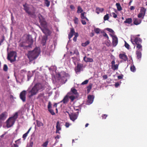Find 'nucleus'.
Instances as JSON below:
<instances>
[{
    "label": "nucleus",
    "mask_w": 147,
    "mask_h": 147,
    "mask_svg": "<svg viewBox=\"0 0 147 147\" xmlns=\"http://www.w3.org/2000/svg\"><path fill=\"white\" fill-rule=\"evenodd\" d=\"M79 95L78 92H68L61 102H63L64 104L67 103L69 101V98L71 101H73L75 99L78 97Z\"/></svg>",
    "instance_id": "1"
},
{
    "label": "nucleus",
    "mask_w": 147,
    "mask_h": 147,
    "mask_svg": "<svg viewBox=\"0 0 147 147\" xmlns=\"http://www.w3.org/2000/svg\"><path fill=\"white\" fill-rule=\"evenodd\" d=\"M26 38L27 41L29 42V45H26V43L25 41L22 42L19 44V47H23L24 49L31 47V46L33 42V40L31 35L29 34H28Z\"/></svg>",
    "instance_id": "2"
},
{
    "label": "nucleus",
    "mask_w": 147,
    "mask_h": 147,
    "mask_svg": "<svg viewBox=\"0 0 147 147\" xmlns=\"http://www.w3.org/2000/svg\"><path fill=\"white\" fill-rule=\"evenodd\" d=\"M39 53L38 49L36 48L33 51L28 52L27 57L30 61H32L38 57Z\"/></svg>",
    "instance_id": "3"
},
{
    "label": "nucleus",
    "mask_w": 147,
    "mask_h": 147,
    "mask_svg": "<svg viewBox=\"0 0 147 147\" xmlns=\"http://www.w3.org/2000/svg\"><path fill=\"white\" fill-rule=\"evenodd\" d=\"M38 17L39 19V22L42 26V27L40 26L39 27L42 32L45 33V31L47 30V23L42 15L39 14Z\"/></svg>",
    "instance_id": "4"
},
{
    "label": "nucleus",
    "mask_w": 147,
    "mask_h": 147,
    "mask_svg": "<svg viewBox=\"0 0 147 147\" xmlns=\"http://www.w3.org/2000/svg\"><path fill=\"white\" fill-rule=\"evenodd\" d=\"M18 116V113L16 112L14 115L9 117L7 121V127H10L14 124Z\"/></svg>",
    "instance_id": "5"
},
{
    "label": "nucleus",
    "mask_w": 147,
    "mask_h": 147,
    "mask_svg": "<svg viewBox=\"0 0 147 147\" xmlns=\"http://www.w3.org/2000/svg\"><path fill=\"white\" fill-rule=\"evenodd\" d=\"M44 89V87L42 84L40 83H36L32 88L31 90L28 92H38L42 91Z\"/></svg>",
    "instance_id": "6"
},
{
    "label": "nucleus",
    "mask_w": 147,
    "mask_h": 147,
    "mask_svg": "<svg viewBox=\"0 0 147 147\" xmlns=\"http://www.w3.org/2000/svg\"><path fill=\"white\" fill-rule=\"evenodd\" d=\"M17 57L16 53L14 51H11L8 54L7 59L10 61L11 63H12L16 60Z\"/></svg>",
    "instance_id": "7"
},
{
    "label": "nucleus",
    "mask_w": 147,
    "mask_h": 147,
    "mask_svg": "<svg viewBox=\"0 0 147 147\" xmlns=\"http://www.w3.org/2000/svg\"><path fill=\"white\" fill-rule=\"evenodd\" d=\"M57 80L63 84L65 83L67 80V79L66 78L65 76H62V73L58 74L57 75Z\"/></svg>",
    "instance_id": "8"
},
{
    "label": "nucleus",
    "mask_w": 147,
    "mask_h": 147,
    "mask_svg": "<svg viewBox=\"0 0 147 147\" xmlns=\"http://www.w3.org/2000/svg\"><path fill=\"white\" fill-rule=\"evenodd\" d=\"M146 9L143 7L141 8L140 13L138 14V18H142L143 19L145 15Z\"/></svg>",
    "instance_id": "9"
},
{
    "label": "nucleus",
    "mask_w": 147,
    "mask_h": 147,
    "mask_svg": "<svg viewBox=\"0 0 147 147\" xmlns=\"http://www.w3.org/2000/svg\"><path fill=\"white\" fill-rule=\"evenodd\" d=\"M74 34L75 36L77 37L78 36V34L77 33H75L74 30V28H70V32L68 35V38L69 39L71 38Z\"/></svg>",
    "instance_id": "10"
},
{
    "label": "nucleus",
    "mask_w": 147,
    "mask_h": 147,
    "mask_svg": "<svg viewBox=\"0 0 147 147\" xmlns=\"http://www.w3.org/2000/svg\"><path fill=\"white\" fill-rule=\"evenodd\" d=\"M69 115L70 119L72 121H74L78 118V116L76 113H71L69 114L68 111L66 112Z\"/></svg>",
    "instance_id": "11"
},
{
    "label": "nucleus",
    "mask_w": 147,
    "mask_h": 147,
    "mask_svg": "<svg viewBox=\"0 0 147 147\" xmlns=\"http://www.w3.org/2000/svg\"><path fill=\"white\" fill-rule=\"evenodd\" d=\"M131 41L133 44H136V45L141 44L142 42V40L140 38L136 37L134 39H131Z\"/></svg>",
    "instance_id": "12"
},
{
    "label": "nucleus",
    "mask_w": 147,
    "mask_h": 147,
    "mask_svg": "<svg viewBox=\"0 0 147 147\" xmlns=\"http://www.w3.org/2000/svg\"><path fill=\"white\" fill-rule=\"evenodd\" d=\"M23 6L24 10L29 15H34V13H32L30 11H29V8L27 6L26 3L23 5Z\"/></svg>",
    "instance_id": "13"
},
{
    "label": "nucleus",
    "mask_w": 147,
    "mask_h": 147,
    "mask_svg": "<svg viewBox=\"0 0 147 147\" xmlns=\"http://www.w3.org/2000/svg\"><path fill=\"white\" fill-rule=\"evenodd\" d=\"M83 65V64L78 63L76 67L75 68V71L76 72H80L82 69Z\"/></svg>",
    "instance_id": "14"
},
{
    "label": "nucleus",
    "mask_w": 147,
    "mask_h": 147,
    "mask_svg": "<svg viewBox=\"0 0 147 147\" xmlns=\"http://www.w3.org/2000/svg\"><path fill=\"white\" fill-rule=\"evenodd\" d=\"M94 97V96L93 95H88V96L87 102L90 104H91L93 101Z\"/></svg>",
    "instance_id": "15"
},
{
    "label": "nucleus",
    "mask_w": 147,
    "mask_h": 147,
    "mask_svg": "<svg viewBox=\"0 0 147 147\" xmlns=\"http://www.w3.org/2000/svg\"><path fill=\"white\" fill-rule=\"evenodd\" d=\"M113 39V44L114 46H116L117 45L118 42V38L115 36L111 35Z\"/></svg>",
    "instance_id": "16"
},
{
    "label": "nucleus",
    "mask_w": 147,
    "mask_h": 147,
    "mask_svg": "<svg viewBox=\"0 0 147 147\" xmlns=\"http://www.w3.org/2000/svg\"><path fill=\"white\" fill-rule=\"evenodd\" d=\"M7 113L6 112H4L0 114V120H4L7 117Z\"/></svg>",
    "instance_id": "17"
},
{
    "label": "nucleus",
    "mask_w": 147,
    "mask_h": 147,
    "mask_svg": "<svg viewBox=\"0 0 147 147\" xmlns=\"http://www.w3.org/2000/svg\"><path fill=\"white\" fill-rule=\"evenodd\" d=\"M120 59L123 60L124 61H126L128 60V58L125 54L121 53L119 55Z\"/></svg>",
    "instance_id": "18"
},
{
    "label": "nucleus",
    "mask_w": 147,
    "mask_h": 147,
    "mask_svg": "<svg viewBox=\"0 0 147 147\" xmlns=\"http://www.w3.org/2000/svg\"><path fill=\"white\" fill-rule=\"evenodd\" d=\"M26 92H20V99L23 102H24L26 100Z\"/></svg>",
    "instance_id": "19"
},
{
    "label": "nucleus",
    "mask_w": 147,
    "mask_h": 147,
    "mask_svg": "<svg viewBox=\"0 0 147 147\" xmlns=\"http://www.w3.org/2000/svg\"><path fill=\"white\" fill-rule=\"evenodd\" d=\"M134 24L136 25L140 24L142 22V20L138 18H134L133 19Z\"/></svg>",
    "instance_id": "20"
},
{
    "label": "nucleus",
    "mask_w": 147,
    "mask_h": 147,
    "mask_svg": "<svg viewBox=\"0 0 147 147\" xmlns=\"http://www.w3.org/2000/svg\"><path fill=\"white\" fill-rule=\"evenodd\" d=\"M83 60L86 63L88 62H92L93 61V60L92 58L86 57V56L84 57Z\"/></svg>",
    "instance_id": "21"
},
{
    "label": "nucleus",
    "mask_w": 147,
    "mask_h": 147,
    "mask_svg": "<svg viewBox=\"0 0 147 147\" xmlns=\"http://www.w3.org/2000/svg\"><path fill=\"white\" fill-rule=\"evenodd\" d=\"M132 22V19L131 18H126L124 22L125 23H127L130 24Z\"/></svg>",
    "instance_id": "22"
},
{
    "label": "nucleus",
    "mask_w": 147,
    "mask_h": 147,
    "mask_svg": "<svg viewBox=\"0 0 147 147\" xmlns=\"http://www.w3.org/2000/svg\"><path fill=\"white\" fill-rule=\"evenodd\" d=\"M36 123L38 127L43 126L44 125V124H43V123L38 120H36Z\"/></svg>",
    "instance_id": "23"
},
{
    "label": "nucleus",
    "mask_w": 147,
    "mask_h": 147,
    "mask_svg": "<svg viewBox=\"0 0 147 147\" xmlns=\"http://www.w3.org/2000/svg\"><path fill=\"white\" fill-rule=\"evenodd\" d=\"M83 11V10L82 7L80 6H78L77 7V13H82Z\"/></svg>",
    "instance_id": "24"
},
{
    "label": "nucleus",
    "mask_w": 147,
    "mask_h": 147,
    "mask_svg": "<svg viewBox=\"0 0 147 147\" xmlns=\"http://www.w3.org/2000/svg\"><path fill=\"white\" fill-rule=\"evenodd\" d=\"M104 9L103 8H100L99 7H97L96 8V12L98 14H99L100 12H102L104 11Z\"/></svg>",
    "instance_id": "25"
},
{
    "label": "nucleus",
    "mask_w": 147,
    "mask_h": 147,
    "mask_svg": "<svg viewBox=\"0 0 147 147\" xmlns=\"http://www.w3.org/2000/svg\"><path fill=\"white\" fill-rule=\"evenodd\" d=\"M86 14V13L85 12H83L81 13V18L82 19H85L87 20H88V18L85 16V14Z\"/></svg>",
    "instance_id": "26"
},
{
    "label": "nucleus",
    "mask_w": 147,
    "mask_h": 147,
    "mask_svg": "<svg viewBox=\"0 0 147 147\" xmlns=\"http://www.w3.org/2000/svg\"><path fill=\"white\" fill-rule=\"evenodd\" d=\"M116 5L117 6V9L118 11H120L122 10V7L119 3H117L116 4Z\"/></svg>",
    "instance_id": "27"
},
{
    "label": "nucleus",
    "mask_w": 147,
    "mask_h": 147,
    "mask_svg": "<svg viewBox=\"0 0 147 147\" xmlns=\"http://www.w3.org/2000/svg\"><path fill=\"white\" fill-rule=\"evenodd\" d=\"M31 128L32 127H30L28 131L26 133L24 134L22 136V138H23L25 139L26 138V137L28 136V134L29 133L30 131L31 130Z\"/></svg>",
    "instance_id": "28"
},
{
    "label": "nucleus",
    "mask_w": 147,
    "mask_h": 147,
    "mask_svg": "<svg viewBox=\"0 0 147 147\" xmlns=\"http://www.w3.org/2000/svg\"><path fill=\"white\" fill-rule=\"evenodd\" d=\"M136 48L138 49V50L139 51H142V46L141 44L137 45Z\"/></svg>",
    "instance_id": "29"
},
{
    "label": "nucleus",
    "mask_w": 147,
    "mask_h": 147,
    "mask_svg": "<svg viewBox=\"0 0 147 147\" xmlns=\"http://www.w3.org/2000/svg\"><path fill=\"white\" fill-rule=\"evenodd\" d=\"M140 51H136V55H137V57L138 59L141 58V53Z\"/></svg>",
    "instance_id": "30"
},
{
    "label": "nucleus",
    "mask_w": 147,
    "mask_h": 147,
    "mask_svg": "<svg viewBox=\"0 0 147 147\" xmlns=\"http://www.w3.org/2000/svg\"><path fill=\"white\" fill-rule=\"evenodd\" d=\"M56 128V130H61V128L60 127V125L59 121H58L57 122Z\"/></svg>",
    "instance_id": "31"
},
{
    "label": "nucleus",
    "mask_w": 147,
    "mask_h": 147,
    "mask_svg": "<svg viewBox=\"0 0 147 147\" xmlns=\"http://www.w3.org/2000/svg\"><path fill=\"white\" fill-rule=\"evenodd\" d=\"M92 83H90L89 85L87 86V92H89L90 90L92 88Z\"/></svg>",
    "instance_id": "32"
},
{
    "label": "nucleus",
    "mask_w": 147,
    "mask_h": 147,
    "mask_svg": "<svg viewBox=\"0 0 147 147\" xmlns=\"http://www.w3.org/2000/svg\"><path fill=\"white\" fill-rule=\"evenodd\" d=\"M111 67L113 70H117L118 69V64H116V65H115L112 66Z\"/></svg>",
    "instance_id": "33"
},
{
    "label": "nucleus",
    "mask_w": 147,
    "mask_h": 147,
    "mask_svg": "<svg viewBox=\"0 0 147 147\" xmlns=\"http://www.w3.org/2000/svg\"><path fill=\"white\" fill-rule=\"evenodd\" d=\"M90 41L89 40H87L85 42L82 44V45L83 47H86L90 44Z\"/></svg>",
    "instance_id": "34"
},
{
    "label": "nucleus",
    "mask_w": 147,
    "mask_h": 147,
    "mask_svg": "<svg viewBox=\"0 0 147 147\" xmlns=\"http://www.w3.org/2000/svg\"><path fill=\"white\" fill-rule=\"evenodd\" d=\"M45 3L47 7H49L50 5V1L48 0H45Z\"/></svg>",
    "instance_id": "35"
},
{
    "label": "nucleus",
    "mask_w": 147,
    "mask_h": 147,
    "mask_svg": "<svg viewBox=\"0 0 147 147\" xmlns=\"http://www.w3.org/2000/svg\"><path fill=\"white\" fill-rule=\"evenodd\" d=\"M94 30L95 32L97 34H99L100 31V30L98 28H95Z\"/></svg>",
    "instance_id": "36"
},
{
    "label": "nucleus",
    "mask_w": 147,
    "mask_h": 147,
    "mask_svg": "<svg viewBox=\"0 0 147 147\" xmlns=\"http://www.w3.org/2000/svg\"><path fill=\"white\" fill-rule=\"evenodd\" d=\"M37 93V92H29V93L28 95V97L29 98H31L33 95H36Z\"/></svg>",
    "instance_id": "37"
},
{
    "label": "nucleus",
    "mask_w": 147,
    "mask_h": 147,
    "mask_svg": "<svg viewBox=\"0 0 147 147\" xmlns=\"http://www.w3.org/2000/svg\"><path fill=\"white\" fill-rule=\"evenodd\" d=\"M130 68L131 71L133 72H135L136 70L135 67L134 65L131 66Z\"/></svg>",
    "instance_id": "38"
},
{
    "label": "nucleus",
    "mask_w": 147,
    "mask_h": 147,
    "mask_svg": "<svg viewBox=\"0 0 147 147\" xmlns=\"http://www.w3.org/2000/svg\"><path fill=\"white\" fill-rule=\"evenodd\" d=\"M73 54H75L77 55H79V52L78 51V50L77 49H75L74 50Z\"/></svg>",
    "instance_id": "39"
},
{
    "label": "nucleus",
    "mask_w": 147,
    "mask_h": 147,
    "mask_svg": "<svg viewBox=\"0 0 147 147\" xmlns=\"http://www.w3.org/2000/svg\"><path fill=\"white\" fill-rule=\"evenodd\" d=\"M3 70L5 71H7L8 70V67L7 65L4 64L3 67Z\"/></svg>",
    "instance_id": "40"
},
{
    "label": "nucleus",
    "mask_w": 147,
    "mask_h": 147,
    "mask_svg": "<svg viewBox=\"0 0 147 147\" xmlns=\"http://www.w3.org/2000/svg\"><path fill=\"white\" fill-rule=\"evenodd\" d=\"M109 19V15L107 14L104 17V20H108Z\"/></svg>",
    "instance_id": "41"
},
{
    "label": "nucleus",
    "mask_w": 147,
    "mask_h": 147,
    "mask_svg": "<svg viewBox=\"0 0 147 147\" xmlns=\"http://www.w3.org/2000/svg\"><path fill=\"white\" fill-rule=\"evenodd\" d=\"M49 143V142L48 141H47L45 142H44L42 145V146L43 147H46Z\"/></svg>",
    "instance_id": "42"
},
{
    "label": "nucleus",
    "mask_w": 147,
    "mask_h": 147,
    "mask_svg": "<svg viewBox=\"0 0 147 147\" xmlns=\"http://www.w3.org/2000/svg\"><path fill=\"white\" fill-rule=\"evenodd\" d=\"M48 110L52 115H55V113L53 109H48Z\"/></svg>",
    "instance_id": "43"
},
{
    "label": "nucleus",
    "mask_w": 147,
    "mask_h": 147,
    "mask_svg": "<svg viewBox=\"0 0 147 147\" xmlns=\"http://www.w3.org/2000/svg\"><path fill=\"white\" fill-rule=\"evenodd\" d=\"M74 21L75 24H78V18L76 17H75L74 19Z\"/></svg>",
    "instance_id": "44"
},
{
    "label": "nucleus",
    "mask_w": 147,
    "mask_h": 147,
    "mask_svg": "<svg viewBox=\"0 0 147 147\" xmlns=\"http://www.w3.org/2000/svg\"><path fill=\"white\" fill-rule=\"evenodd\" d=\"M125 46L127 49H129V45L126 41H125Z\"/></svg>",
    "instance_id": "45"
},
{
    "label": "nucleus",
    "mask_w": 147,
    "mask_h": 147,
    "mask_svg": "<svg viewBox=\"0 0 147 147\" xmlns=\"http://www.w3.org/2000/svg\"><path fill=\"white\" fill-rule=\"evenodd\" d=\"M88 82V80H86L85 81L83 82L82 83V85H84L87 84Z\"/></svg>",
    "instance_id": "46"
},
{
    "label": "nucleus",
    "mask_w": 147,
    "mask_h": 147,
    "mask_svg": "<svg viewBox=\"0 0 147 147\" xmlns=\"http://www.w3.org/2000/svg\"><path fill=\"white\" fill-rule=\"evenodd\" d=\"M112 16L114 18H116L117 17V15L114 12L112 13Z\"/></svg>",
    "instance_id": "47"
},
{
    "label": "nucleus",
    "mask_w": 147,
    "mask_h": 147,
    "mask_svg": "<svg viewBox=\"0 0 147 147\" xmlns=\"http://www.w3.org/2000/svg\"><path fill=\"white\" fill-rule=\"evenodd\" d=\"M51 102H49L48 105V109H50L51 108Z\"/></svg>",
    "instance_id": "48"
},
{
    "label": "nucleus",
    "mask_w": 147,
    "mask_h": 147,
    "mask_svg": "<svg viewBox=\"0 0 147 147\" xmlns=\"http://www.w3.org/2000/svg\"><path fill=\"white\" fill-rule=\"evenodd\" d=\"M107 30L111 33H113L114 32L113 30L111 29L107 28Z\"/></svg>",
    "instance_id": "49"
},
{
    "label": "nucleus",
    "mask_w": 147,
    "mask_h": 147,
    "mask_svg": "<svg viewBox=\"0 0 147 147\" xmlns=\"http://www.w3.org/2000/svg\"><path fill=\"white\" fill-rule=\"evenodd\" d=\"M103 33V36H104V37H106L107 38H108L109 37H108V35H107V34L105 32H104Z\"/></svg>",
    "instance_id": "50"
},
{
    "label": "nucleus",
    "mask_w": 147,
    "mask_h": 147,
    "mask_svg": "<svg viewBox=\"0 0 147 147\" xmlns=\"http://www.w3.org/2000/svg\"><path fill=\"white\" fill-rule=\"evenodd\" d=\"M123 76L122 74H121L120 76H117V78L118 79H122L123 78Z\"/></svg>",
    "instance_id": "51"
},
{
    "label": "nucleus",
    "mask_w": 147,
    "mask_h": 147,
    "mask_svg": "<svg viewBox=\"0 0 147 147\" xmlns=\"http://www.w3.org/2000/svg\"><path fill=\"white\" fill-rule=\"evenodd\" d=\"M107 116V115L106 114H103L102 115V119H105Z\"/></svg>",
    "instance_id": "52"
},
{
    "label": "nucleus",
    "mask_w": 147,
    "mask_h": 147,
    "mask_svg": "<svg viewBox=\"0 0 147 147\" xmlns=\"http://www.w3.org/2000/svg\"><path fill=\"white\" fill-rule=\"evenodd\" d=\"M71 92H77V90L75 88H73L71 89Z\"/></svg>",
    "instance_id": "53"
},
{
    "label": "nucleus",
    "mask_w": 147,
    "mask_h": 147,
    "mask_svg": "<svg viewBox=\"0 0 147 147\" xmlns=\"http://www.w3.org/2000/svg\"><path fill=\"white\" fill-rule=\"evenodd\" d=\"M102 78L103 80H106L108 78V77L107 75H105L102 76Z\"/></svg>",
    "instance_id": "54"
},
{
    "label": "nucleus",
    "mask_w": 147,
    "mask_h": 147,
    "mask_svg": "<svg viewBox=\"0 0 147 147\" xmlns=\"http://www.w3.org/2000/svg\"><path fill=\"white\" fill-rule=\"evenodd\" d=\"M44 95V94H40L38 96L37 98H40L42 97Z\"/></svg>",
    "instance_id": "55"
},
{
    "label": "nucleus",
    "mask_w": 147,
    "mask_h": 147,
    "mask_svg": "<svg viewBox=\"0 0 147 147\" xmlns=\"http://www.w3.org/2000/svg\"><path fill=\"white\" fill-rule=\"evenodd\" d=\"M81 22H82V24H83L85 25L86 24V22L85 20H81Z\"/></svg>",
    "instance_id": "56"
},
{
    "label": "nucleus",
    "mask_w": 147,
    "mask_h": 147,
    "mask_svg": "<svg viewBox=\"0 0 147 147\" xmlns=\"http://www.w3.org/2000/svg\"><path fill=\"white\" fill-rule=\"evenodd\" d=\"M70 125L69 123L66 122L65 123V126L67 127H68L70 126Z\"/></svg>",
    "instance_id": "57"
},
{
    "label": "nucleus",
    "mask_w": 147,
    "mask_h": 147,
    "mask_svg": "<svg viewBox=\"0 0 147 147\" xmlns=\"http://www.w3.org/2000/svg\"><path fill=\"white\" fill-rule=\"evenodd\" d=\"M70 8L72 9H74L75 8L74 6L73 5H70Z\"/></svg>",
    "instance_id": "58"
},
{
    "label": "nucleus",
    "mask_w": 147,
    "mask_h": 147,
    "mask_svg": "<svg viewBox=\"0 0 147 147\" xmlns=\"http://www.w3.org/2000/svg\"><path fill=\"white\" fill-rule=\"evenodd\" d=\"M111 67L113 66V65H115V61L114 60H113V61H112L111 62Z\"/></svg>",
    "instance_id": "59"
},
{
    "label": "nucleus",
    "mask_w": 147,
    "mask_h": 147,
    "mask_svg": "<svg viewBox=\"0 0 147 147\" xmlns=\"http://www.w3.org/2000/svg\"><path fill=\"white\" fill-rule=\"evenodd\" d=\"M4 37L3 36V38L2 39L1 41H0V44L1 45V43L3 42V41H4Z\"/></svg>",
    "instance_id": "60"
},
{
    "label": "nucleus",
    "mask_w": 147,
    "mask_h": 147,
    "mask_svg": "<svg viewBox=\"0 0 147 147\" xmlns=\"http://www.w3.org/2000/svg\"><path fill=\"white\" fill-rule=\"evenodd\" d=\"M60 136L57 135L55 137V139H59L60 138Z\"/></svg>",
    "instance_id": "61"
},
{
    "label": "nucleus",
    "mask_w": 147,
    "mask_h": 147,
    "mask_svg": "<svg viewBox=\"0 0 147 147\" xmlns=\"http://www.w3.org/2000/svg\"><path fill=\"white\" fill-rule=\"evenodd\" d=\"M135 9L134 7L133 6H131L130 7V9L131 10H133Z\"/></svg>",
    "instance_id": "62"
},
{
    "label": "nucleus",
    "mask_w": 147,
    "mask_h": 147,
    "mask_svg": "<svg viewBox=\"0 0 147 147\" xmlns=\"http://www.w3.org/2000/svg\"><path fill=\"white\" fill-rule=\"evenodd\" d=\"M77 37H76V36H74L73 38V40L75 41L76 42V41Z\"/></svg>",
    "instance_id": "63"
},
{
    "label": "nucleus",
    "mask_w": 147,
    "mask_h": 147,
    "mask_svg": "<svg viewBox=\"0 0 147 147\" xmlns=\"http://www.w3.org/2000/svg\"><path fill=\"white\" fill-rule=\"evenodd\" d=\"M119 85V84L118 83H116L115 84V87H118Z\"/></svg>",
    "instance_id": "64"
}]
</instances>
